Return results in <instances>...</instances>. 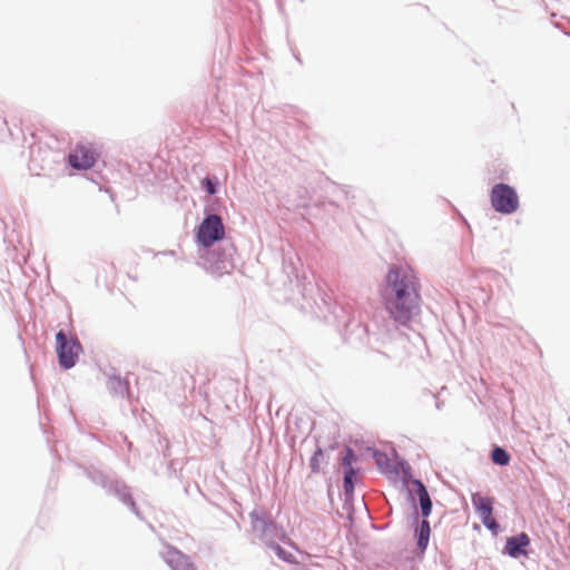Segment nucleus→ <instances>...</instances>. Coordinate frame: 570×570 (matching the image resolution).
I'll use <instances>...</instances> for the list:
<instances>
[{"mask_svg": "<svg viewBox=\"0 0 570 570\" xmlns=\"http://www.w3.org/2000/svg\"><path fill=\"white\" fill-rule=\"evenodd\" d=\"M430 523L428 520H423L421 522L420 529H419V537H417V546L421 549V551H424L429 544L430 539Z\"/></svg>", "mask_w": 570, "mask_h": 570, "instance_id": "nucleus-10", "label": "nucleus"}, {"mask_svg": "<svg viewBox=\"0 0 570 570\" xmlns=\"http://www.w3.org/2000/svg\"><path fill=\"white\" fill-rule=\"evenodd\" d=\"M381 298L390 317L407 325L420 313L421 283L413 269L392 265L384 278Z\"/></svg>", "mask_w": 570, "mask_h": 570, "instance_id": "nucleus-1", "label": "nucleus"}, {"mask_svg": "<svg viewBox=\"0 0 570 570\" xmlns=\"http://www.w3.org/2000/svg\"><path fill=\"white\" fill-rule=\"evenodd\" d=\"M491 205L495 212L512 214L519 208V197L514 188L507 184H497L490 194Z\"/></svg>", "mask_w": 570, "mask_h": 570, "instance_id": "nucleus-2", "label": "nucleus"}, {"mask_svg": "<svg viewBox=\"0 0 570 570\" xmlns=\"http://www.w3.org/2000/svg\"><path fill=\"white\" fill-rule=\"evenodd\" d=\"M355 470L353 468L346 469L344 474V490L346 493H352L354 490L353 478Z\"/></svg>", "mask_w": 570, "mask_h": 570, "instance_id": "nucleus-13", "label": "nucleus"}, {"mask_svg": "<svg viewBox=\"0 0 570 570\" xmlns=\"http://www.w3.org/2000/svg\"><path fill=\"white\" fill-rule=\"evenodd\" d=\"M530 544V539L527 533L522 532L518 535L507 539L504 550L512 558H518L521 554H527L524 548Z\"/></svg>", "mask_w": 570, "mask_h": 570, "instance_id": "nucleus-7", "label": "nucleus"}, {"mask_svg": "<svg viewBox=\"0 0 570 570\" xmlns=\"http://www.w3.org/2000/svg\"><path fill=\"white\" fill-rule=\"evenodd\" d=\"M96 159V151L90 146L83 144L77 145L68 157L70 166L76 169L91 168L95 165Z\"/></svg>", "mask_w": 570, "mask_h": 570, "instance_id": "nucleus-6", "label": "nucleus"}, {"mask_svg": "<svg viewBox=\"0 0 570 570\" xmlns=\"http://www.w3.org/2000/svg\"><path fill=\"white\" fill-rule=\"evenodd\" d=\"M323 450L321 448H317L313 454V456L309 460V468L313 473H318L321 471V464L323 462Z\"/></svg>", "mask_w": 570, "mask_h": 570, "instance_id": "nucleus-12", "label": "nucleus"}, {"mask_svg": "<svg viewBox=\"0 0 570 570\" xmlns=\"http://www.w3.org/2000/svg\"><path fill=\"white\" fill-rule=\"evenodd\" d=\"M275 552L278 558L283 559L286 562H294V556L287 551H285L282 547L276 546Z\"/></svg>", "mask_w": 570, "mask_h": 570, "instance_id": "nucleus-15", "label": "nucleus"}, {"mask_svg": "<svg viewBox=\"0 0 570 570\" xmlns=\"http://www.w3.org/2000/svg\"><path fill=\"white\" fill-rule=\"evenodd\" d=\"M491 459L499 465H507L510 462L509 453L502 448H494L491 453Z\"/></svg>", "mask_w": 570, "mask_h": 570, "instance_id": "nucleus-11", "label": "nucleus"}, {"mask_svg": "<svg viewBox=\"0 0 570 570\" xmlns=\"http://www.w3.org/2000/svg\"><path fill=\"white\" fill-rule=\"evenodd\" d=\"M167 562L174 570H195L188 559L178 550L171 549L167 553Z\"/></svg>", "mask_w": 570, "mask_h": 570, "instance_id": "nucleus-8", "label": "nucleus"}, {"mask_svg": "<svg viewBox=\"0 0 570 570\" xmlns=\"http://www.w3.org/2000/svg\"><path fill=\"white\" fill-rule=\"evenodd\" d=\"M203 185L209 195H214L216 193V187H215V184L212 181V179L205 178L203 180Z\"/></svg>", "mask_w": 570, "mask_h": 570, "instance_id": "nucleus-17", "label": "nucleus"}, {"mask_svg": "<svg viewBox=\"0 0 570 570\" xmlns=\"http://www.w3.org/2000/svg\"><path fill=\"white\" fill-rule=\"evenodd\" d=\"M225 229L222 218L218 215L207 216L198 227L197 240L205 247L224 238Z\"/></svg>", "mask_w": 570, "mask_h": 570, "instance_id": "nucleus-4", "label": "nucleus"}, {"mask_svg": "<svg viewBox=\"0 0 570 570\" xmlns=\"http://www.w3.org/2000/svg\"><path fill=\"white\" fill-rule=\"evenodd\" d=\"M356 461L355 453L352 449H346L345 455L343 456L342 463L347 469L352 468L353 462Z\"/></svg>", "mask_w": 570, "mask_h": 570, "instance_id": "nucleus-14", "label": "nucleus"}, {"mask_svg": "<svg viewBox=\"0 0 570 570\" xmlns=\"http://www.w3.org/2000/svg\"><path fill=\"white\" fill-rule=\"evenodd\" d=\"M56 351L60 366L65 370H69L76 365L82 347L76 338H68L66 334L60 331L56 335Z\"/></svg>", "mask_w": 570, "mask_h": 570, "instance_id": "nucleus-3", "label": "nucleus"}, {"mask_svg": "<svg viewBox=\"0 0 570 570\" xmlns=\"http://www.w3.org/2000/svg\"><path fill=\"white\" fill-rule=\"evenodd\" d=\"M375 460H376V463L379 465V468L383 471V472H386L387 469L385 466L386 462H387V456L383 453H375Z\"/></svg>", "mask_w": 570, "mask_h": 570, "instance_id": "nucleus-16", "label": "nucleus"}, {"mask_svg": "<svg viewBox=\"0 0 570 570\" xmlns=\"http://www.w3.org/2000/svg\"><path fill=\"white\" fill-rule=\"evenodd\" d=\"M472 504L480 515L482 523L491 531L497 532L499 524L492 515L493 499L475 493L471 498Z\"/></svg>", "mask_w": 570, "mask_h": 570, "instance_id": "nucleus-5", "label": "nucleus"}, {"mask_svg": "<svg viewBox=\"0 0 570 570\" xmlns=\"http://www.w3.org/2000/svg\"><path fill=\"white\" fill-rule=\"evenodd\" d=\"M415 484L417 485V495L422 509V514L424 518H426L431 513L432 502L424 484L421 481H415Z\"/></svg>", "mask_w": 570, "mask_h": 570, "instance_id": "nucleus-9", "label": "nucleus"}]
</instances>
